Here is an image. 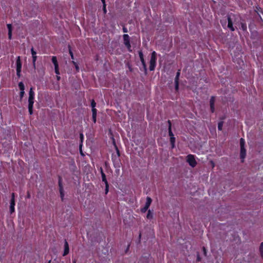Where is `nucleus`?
Listing matches in <instances>:
<instances>
[{
  "label": "nucleus",
  "mask_w": 263,
  "mask_h": 263,
  "mask_svg": "<svg viewBox=\"0 0 263 263\" xmlns=\"http://www.w3.org/2000/svg\"><path fill=\"white\" fill-rule=\"evenodd\" d=\"M34 92L33 88L31 87L29 91V98H28V111L30 115L33 114V108L34 99Z\"/></svg>",
  "instance_id": "nucleus-1"
},
{
  "label": "nucleus",
  "mask_w": 263,
  "mask_h": 263,
  "mask_svg": "<svg viewBox=\"0 0 263 263\" xmlns=\"http://www.w3.org/2000/svg\"><path fill=\"white\" fill-rule=\"evenodd\" d=\"M157 63V53L154 51L152 52L151 55V59L149 61L150 71H154L156 68Z\"/></svg>",
  "instance_id": "nucleus-2"
},
{
  "label": "nucleus",
  "mask_w": 263,
  "mask_h": 263,
  "mask_svg": "<svg viewBox=\"0 0 263 263\" xmlns=\"http://www.w3.org/2000/svg\"><path fill=\"white\" fill-rule=\"evenodd\" d=\"M22 63L21 60V57L18 56L16 60V75L18 78H20L21 76Z\"/></svg>",
  "instance_id": "nucleus-3"
},
{
  "label": "nucleus",
  "mask_w": 263,
  "mask_h": 263,
  "mask_svg": "<svg viewBox=\"0 0 263 263\" xmlns=\"http://www.w3.org/2000/svg\"><path fill=\"white\" fill-rule=\"evenodd\" d=\"M186 162L192 167H195L197 165V161L195 160V156L192 154H189L186 156Z\"/></svg>",
  "instance_id": "nucleus-4"
},
{
  "label": "nucleus",
  "mask_w": 263,
  "mask_h": 263,
  "mask_svg": "<svg viewBox=\"0 0 263 263\" xmlns=\"http://www.w3.org/2000/svg\"><path fill=\"white\" fill-rule=\"evenodd\" d=\"M58 185H59V192H60V197H61L62 201H63L64 197V191L63 186V184H62V178L60 176H58Z\"/></svg>",
  "instance_id": "nucleus-5"
},
{
  "label": "nucleus",
  "mask_w": 263,
  "mask_h": 263,
  "mask_svg": "<svg viewBox=\"0 0 263 263\" xmlns=\"http://www.w3.org/2000/svg\"><path fill=\"white\" fill-rule=\"evenodd\" d=\"M123 41H124V44L125 45V47L127 48L129 52L132 51L131 49V45L130 43V37L129 35L127 34H124L123 35Z\"/></svg>",
  "instance_id": "nucleus-6"
},
{
  "label": "nucleus",
  "mask_w": 263,
  "mask_h": 263,
  "mask_svg": "<svg viewBox=\"0 0 263 263\" xmlns=\"http://www.w3.org/2000/svg\"><path fill=\"white\" fill-rule=\"evenodd\" d=\"M152 202V198L150 197L147 196L146 197V201L145 204L143 208L141 209V212L143 213H145L147 211L149 206L151 205Z\"/></svg>",
  "instance_id": "nucleus-7"
},
{
  "label": "nucleus",
  "mask_w": 263,
  "mask_h": 263,
  "mask_svg": "<svg viewBox=\"0 0 263 263\" xmlns=\"http://www.w3.org/2000/svg\"><path fill=\"white\" fill-rule=\"evenodd\" d=\"M227 20H228V28H229L231 31H235V29L233 26V23L232 19L231 18L229 15H227Z\"/></svg>",
  "instance_id": "nucleus-8"
},
{
  "label": "nucleus",
  "mask_w": 263,
  "mask_h": 263,
  "mask_svg": "<svg viewBox=\"0 0 263 263\" xmlns=\"http://www.w3.org/2000/svg\"><path fill=\"white\" fill-rule=\"evenodd\" d=\"M215 97L212 96L210 100V109L212 112H214L215 111Z\"/></svg>",
  "instance_id": "nucleus-9"
},
{
  "label": "nucleus",
  "mask_w": 263,
  "mask_h": 263,
  "mask_svg": "<svg viewBox=\"0 0 263 263\" xmlns=\"http://www.w3.org/2000/svg\"><path fill=\"white\" fill-rule=\"evenodd\" d=\"M64 247V252L63 254V256H65L67 255L69 252V245L66 240H65Z\"/></svg>",
  "instance_id": "nucleus-10"
},
{
  "label": "nucleus",
  "mask_w": 263,
  "mask_h": 263,
  "mask_svg": "<svg viewBox=\"0 0 263 263\" xmlns=\"http://www.w3.org/2000/svg\"><path fill=\"white\" fill-rule=\"evenodd\" d=\"M246 156V149L245 147L240 148V157L241 159V162H243V160Z\"/></svg>",
  "instance_id": "nucleus-11"
},
{
  "label": "nucleus",
  "mask_w": 263,
  "mask_h": 263,
  "mask_svg": "<svg viewBox=\"0 0 263 263\" xmlns=\"http://www.w3.org/2000/svg\"><path fill=\"white\" fill-rule=\"evenodd\" d=\"M167 123H168V135L170 137H174V135L172 132V123H171V121L170 120H168L167 121Z\"/></svg>",
  "instance_id": "nucleus-12"
},
{
  "label": "nucleus",
  "mask_w": 263,
  "mask_h": 263,
  "mask_svg": "<svg viewBox=\"0 0 263 263\" xmlns=\"http://www.w3.org/2000/svg\"><path fill=\"white\" fill-rule=\"evenodd\" d=\"M138 54H139V58H140V60L141 62V63L142 64V65L146 64V62L144 60V55H143V52H142V50H139L138 51Z\"/></svg>",
  "instance_id": "nucleus-13"
},
{
  "label": "nucleus",
  "mask_w": 263,
  "mask_h": 263,
  "mask_svg": "<svg viewBox=\"0 0 263 263\" xmlns=\"http://www.w3.org/2000/svg\"><path fill=\"white\" fill-rule=\"evenodd\" d=\"M138 54H139V58H140V60L141 62V63L142 64V65L146 64V62L144 60V55H143V52H142V50H139L138 51Z\"/></svg>",
  "instance_id": "nucleus-14"
},
{
  "label": "nucleus",
  "mask_w": 263,
  "mask_h": 263,
  "mask_svg": "<svg viewBox=\"0 0 263 263\" xmlns=\"http://www.w3.org/2000/svg\"><path fill=\"white\" fill-rule=\"evenodd\" d=\"M100 173L101 174L102 181L104 182L105 184H106V183H108V182H107V180L106 178V175H105V173H104L102 167L100 168Z\"/></svg>",
  "instance_id": "nucleus-15"
},
{
  "label": "nucleus",
  "mask_w": 263,
  "mask_h": 263,
  "mask_svg": "<svg viewBox=\"0 0 263 263\" xmlns=\"http://www.w3.org/2000/svg\"><path fill=\"white\" fill-rule=\"evenodd\" d=\"M240 29L244 32H247V26L246 23L243 22H241Z\"/></svg>",
  "instance_id": "nucleus-16"
},
{
  "label": "nucleus",
  "mask_w": 263,
  "mask_h": 263,
  "mask_svg": "<svg viewBox=\"0 0 263 263\" xmlns=\"http://www.w3.org/2000/svg\"><path fill=\"white\" fill-rule=\"evenodd\" d=\"M10 206H15V193H12L11 194V198L10 200Z\"/></svg>",
  "instance_id": "nucleus-17"
},
{
  "label": "nucleus",
  "mask_w": 263,
  "mask_h": 263,
  "mask_svg": "<svg viewBox=\"0 0 263 263\" xmlns=\"http://www.w3.org/2000/svg\"><path fill=\"white\" fill-rule=\"evenodd\" d=\"M51 60H52V62L53 63V65L54 66V67L59 66V64H58V61H57V57L55 56H52Z\"/></svg>",
  "instance_id": "nucleus-18"
},
{
  "label": "nucleus",
  "mask_w": 263,
  "mask_h": 263,
  "mask_svg": "<svg viewBox=\"0 0 263 263\" xmlns=\"http://www.w3.org/2000/svg\"><path fill=\"white\" fill-rule=\"evenodd\" d=\"M170 143L171 144L172 148H174L175 147V137H170Z\"/></svg>",
  "instance_id": "nucleus-19"
},
{
  "label": "nucleus",
  "mask_w": 263,
  "mask_h": 263,
  "mask_svg": "<svg viewBox=\"0 0 263 263\" xmlns=\"http://www.w3.org/2000/svg\"><path fill=\"white\" fill-rule=\"evenodd\" d=\"M103 4V11L104 14H106L107 13V9H106V5L105 3V1H101Z\"/></svg>",
  "instance_id": "nucleus-20"
},
{
  "label": "nucleus",
  "mask_w": 263,
  "mask_h": 263,
  "mask_svg": "<svg viewBox=\"0 0 263 263\" xmlns=\"http://www.w3.org/2000/svg\"><path fill=\"white\" fill-rule=\"evenodd\" d=\"M146 217L148 219H151L153 217V213L151 212V211L150 210H149L148 211V212H147V215H146Z\"/></svg>",
  "instance_id": "nucleus-21"
},
{
  "label": "nucleus",
  "mask_w": 263,
  "mask_h": 263,
  "mask_svg": "<svg viewBox=\"0 0 263 263\" xmlns=\"http://www.w3.org/2000/svg\"><path fill=\"white\" fill-rule=\"evenodd\" d=\"M180 75V70L179 69L176 73V75L175 78V82H179V77Z\"/></svg>",
  "instance_id": "nucleus-22"
},
{
  "label": "nucleus",
  "mask_w": 263,
  "mask_h": 263,
  "mask_svg": "<svg viewBox=\"0 0 263 263\" xmlns=\"http://www.w3.org/2000/svg\"><path fill=\"white\" fill-rule=\"evenodd\" d=\"M18 87L21 91H23L25 90V86L24 83L22 82H20L18 83Z\"/></svg>",
  "instance_id": "nucleus-23"
},
{
  "label": "nucleus",
  "mask_w": 263,
  "mask_h": 263,
  "mask_svg": "<svg viewBox=\"0 0 263 263\" xmlns=\"http://www.w3.org/2000/svg\"><path fill=\"white\" fill-rule=\"evenodd\" d=\"M259 252L260 253V256L261 258L263 259V242H262L260 243V247H259Z\"/></svg>",
  "instance_id": "nucleus-24"
},
{
  "label": "nucleus",
  "mask_w": 263,
  "mask_h": 263,
  "mask_svg": "<svg viewBox=\"0 0 263 263\" xmlns=\"http://www.w3.org/2000/svg\"><path fill=\"white\" fill-rule=\"evenodd\" d=\"M240 148L245 147V140L242 138L240 139Z\"/></svg>",
  "instance_id": "nucleus-25"
},
{
  "label": "nucleus",
  "mask_w": 263,
  "mask_h": 263,
  "mask_svg": "<svg viewBox=\"0 0 263 263\" xmlns=\"http://www.w3.org/2000/svg\"><path fill=\"white\" fill-rule=\"evenodd\" d=\"M113 143H114V146L115 147V148H116V150L117 154L118 156H120V151H119L117 146L116 144V142H115V139L114 138H113Z\"/></svg>",
  "instance_id": "nucleus-26"
},
{
  "label": "nucleus",
  "mask_w": 263,
  "mask_h": 263,
  "mask_svg": "<svg viewBox=\"0 0 263 263\" xmlns=\"http://www.w3.org/2000/svg\"><path fill=\"white\" fill-rule=\"evenodd\" d=\"M68 49H69V53L70 55V57L71 58V59L73 60L74 59V55H73V52L71 50V46L70 45H68Z\"/></svg>",
  "instance_id": "nucleus-27"
},
{
  "label": "nucleus",
  "mask_w": 263,
  "mask_h": 263,
  "mask_svg": "<svg viewBox=\"0 0 263 263\" xmlns=\"http://www.w3.org/2000/svg\"><path fill=\"white\" fill-rule=\"evenodd\" d=\"M72 64H73V65L75 67V68H76V71L77 72H79V70H80V68H79V67L78 66V64L77 62H74V61H72Z\"/></svg>",
  "instance_id": "nucleus-28"
},
{
  "label": "nucleus",
  "mask_w": 263,
  "mask_h": 263,
  "mask_svg": "<svg viewBox=\"0 0 263 263\" xmlns=\"http://www.w3.org/2000/svg\"><path fill=\"white\" fill-rule=\"evenodd\" d=\"M32 65L34 68H35V62L37 60V56H32Z\"/></svg>",
  "instance_id": "nucleus-29"
},
{
  "label": "nucleus",
  "mask_w": 263,
  "mask_h": 263,
  "mask_svg": "<svg viewBox=\"0 0 263 263\" xmlns=\"http://www.w3.org/2000/svg\"><path fill=\"white\" fill-rule=\"evenodd\" d=\"M222 126H223V122L222 121L219 122L218 123V129L219 130H221L222 129Z\"/></svg>",
  "instance_id": "nucleus-30"
},
{
  "label": "nucleus",
  "mask_w": 263,
  "mask_h": 263,
  "mask_svg": "<svg viewBox=\"0 0 263 263\" xmlns=\"http://www.w3.org/2000/svg\"><path fill=\"white\" fill-rule=\"evenodd\" d=\"M220 23L221 24V25L222 26V27L223 28H225V26H226V24H227V20H220Z\"/></svg>",
  "instance_id": "nucleus-31"
},
{
  "label": "nucleus",
  "mask_w": 263,
  "mask_h": 263,
  "mask_svg": "<svg viewBox=\"0 0 263 263\" xmlns=\"http://www.w3.org/2000/svg\"><path fill=\"white\" fill-rule=\"evenodd\" d=\"M109 191V184L108 183H106L105 184V194L106 195L108 193Z\"/></svg>",
  "instance_id": "nucleus-32"
},
{
  "label": "nucleus",
  "mask_w": 263,
  "mask_h": 263,
  "mask_svg": "<svg viewBox=\"0 0 263 263\" xmlns=\"http://www.w3.org/2000/svg\"><path fill=\"white\" fill-rule=\"evenodd\" d=\"M31 54H32V56H35L36 55V51L34 50V48L33 47L31 48Z\"/></svg>",
  "instance_id": "nucleus-33"
},
{
  "label": "nucleus",
  "mask_w": 263,
  "mask_h": 263,
  "mask_svg": "<svg viewBox=\"0 0 263 263\" xmlns=\"http://www.w3.org/2000/svg\"><path fill=\"white\" fill-rule=\"evenodd\" d=\"M92 115H97V110L95 107L92 108Z\"/></svg>",
  "instance_id": "nucleus-34"
},
{
  "label": "nucleus",
  "mask_w": 263,
  "mask_h": 263,
  "mask_svg": "<svg viewBox=\"0 0 263 263\" xmlns=\"http://www.w3.org/2000/svg\"><path fill=\"white\" fill-rule=\"evenodd\" d=\"M96 106V103L95 102L94 100H92L91 101V106L92 108L95 107Z\"/></svg>",
  "instance_id": "nucleus-35"
},
{
  "label": "nucleus",
  "mask_w": 263,
  "mask_h": 263,
  "mask_svg": "<svg viewBox=\"0 0 263 263\" xmlns=\"http://www.w3.org/2000/svg\"><path fill=\"white\" fill-rule=\"evenodd\" d=\"M54 70H55V73L57 75L60 74V71H59V66H58V67H54Z\"/></svg>",
  "instance_id": "nucleus-36"
},
{
  "label": "nucleus",
  "mask_w": 263,
  "mask_h": 263,
  "mask_svg": "<svg viewBox=\"0 0 263 263\" xmlns=\"http://www.w3.org/2000/svg\"><path fill=\"white\" fill-rule=\"evenodd\" d=\"M143 66V70H144V73L145 74H147V66H146V64H145L142 65Z\"/></svg>",
  "instance_id": "nucleus-37"
},
{
  "label": "nucleus",
  "mask_w": 263,
  "mask_h": 263,
  "mask_svg": "<svg viewBox=\"0 0 263 263\" xmlns=\"http://www.w3.org/2000/svg\"><path fill=\"white\" fill-rule=\"evenodd\" d=\"M14 206H10V213H12L14 212V210H15V208H14Z\"/></svg>",
  "instance_id": "nucleus-38"
},
{
  "label": "nucleus",
  "mask_w": 263,
  "mask_h": 263,
  "mask_svg": "<svg viewBox=\"0 0 263 263\" xmlns=\"http://www.w3.org/2000/svg\"><path fill=\"white\" fill-rule=\"evenodd\" d=\"M7 28L8 29V32L10 31H12V25L10 24L7 25Z\"/></svg>",
  "instance_id": "nucleus-39"
},
{
  "label": "nucleus",
  "mask_w": 263,
  "mask_h": 263,
  "mask_svg": "<svg viewBox=\"0 0 263 263\" xmlns=\"http://www.w3.org/2000/svg\"><path fill=\"white\" fill-rule=\"evenodd\" d=\"M92 118L93 123H95L97 121V115H92Z\"/></svg>",
  "instance_id": "nucleus-40"
},
{
  "label": "nucleus",
  "mask_w": 263,
  "mask_h": 263,
  "mask_svg": "<svg viewBox=\"0 0 263 263\" xmlns=\"http://www.w3.org/2000/svg\"><path fill=\"white\" fill-rule=\"evenodd\" d=\"M175 89L177 90L179 88V82H175Z\"/></svg>",
  "instance_id": "nucleus-41"
},
{
  "label": "nucleus",
  "mask_w": 263,
  "mask_h": 263,
  "mask_svg": "<svg viewBox=\"0 0 263 263\" xmlns=\"http://www.w3.org/2000/svg\"><path fill=\"white\" fill-rule=\"evenodd\" d=\"M24 93H25L24 90L20 91V96L21 99L23 98V97H24Z\"/></svg>",
  "instance_id": "nucleus-42"
},
{
  "label": "nucleus",
  "mask_w": 263,
  "mask_h": 263,
  "mask_svg": "<svg viewBox=\"0 0 263 263\" xmlns=\"http://www.w3.org/2000/svg\"><path fill=\"white\" fill-rule=\"evenodd\" d=\"M12 37V31H10L8 32V38L11 40Z\"/></svg>",
  "instance_id": "nucleus-43"
},
{
  "label": "nucleus",
  "mask_w": 263,
  "mask_h": 263,
  "mask_svg": "<svg viewBox=\"0 0 263 263\" xmlns=\"http://www.w3.org/2000/svg\"><path fill=\"white\" fill-rule=\"evenodd\" d=\"M196 261L197 262H199L201 261V257H200V255L199 254H197Z\"/></svg>",
  "instance_id": "nucleus-44"
},
{
  "label": "nucleus",
  "mask_w": 263,
  "mask_h": 263,
  "mask_svg": "<svg viewBox=\"0 0 263 263\" xmlns=\"http://www.w3.org/2000/svg\"><path fill=\"white\" fill-rule=\"evenodd\" d=\"M122 30H123V32H124V33H127L128 32V30H127V28H126L125 26H123Z\"/></svg>",
  "instance_id": "nucleus-45"
},
{
  "label": "nucleus",
  "mask_w": 263,
  "mask_h": 263,
  "mask_svg": "<svg viewBox=\"0 0 263 263\" xmlns=\"http://www.w3.org/2000/svg\"><path fill=\"white\" fill-rule=\"evenodd\" d=\"M202 250H203L204 255L206 256V249L204 247H203L202 248Z\"/></svg>",
  "instance_id": "nucleus-46"
},
{
  "label": "nucleus",
  "mask_w": 263,
  "mask_h": 263,
  "mask_svg": "<svg viewBox=\"0 0 263 263\" xmlns=\"http://www.w3.org/2000/svg\"><path fill=\"white\" fill-rule=\"evenodd\" d=\"M141 238V233H140V234L139 235V241H140Z\"/></svg>",
  "instance_id": "nucleus-47"
},
{
  "label": "nucleus",
  "mask_w": 263,
  "mask_h": 263,
  "mask_svg": "<svg viewBox=\"0 0 263 263\" xmlns=\"http://www.w3.org/2000/svg\"><path fill=\"white\" fill-rule=\"evenodd\" d=\"M27 197L28 198H29L30 197V194L29 193H28Z\"/></svg>",
  "instance_id": "nucleus-48"
},
{
  "label": "nucleus",
  "mask_w": 263,
  "mask_h": 263,
  "mask_svg": "<svg viewBox=\"0 0 263 263\" xmlns=\"http://www.w3.org/2000/svg\"><path fill=\"white\" fill-rule=\"evenodd\" d=\"M57 80H60V76H57Z\"/></svg>",
  "instance_id": "nucleus-49"
},
{
  "label": "nucleus",
  "mask_w": 263,
  "mask_h": 263,
  "mask_svg": "<svg viewBox=\"0 0 263 263\" xmlns=\"http://www.w3.org/2000/svg\"><path fill=\"white\" fill-rule=\"evenodd\" d=\"M80 137H81V139H83V134H80Z\"/></svg>",
  "instance_id": "nucleus-50"
},
{
  "label": "nucleus",
  "mask_w": 263,
  "mask_h": 263,
  "mask_svg": "<svg viewBox=\"0 0 263 263\" xmlns=\"http://www.w3.org/2000/svg\"><path fill=\"white\" fill-rule=\"evenodd\" d=\"M48 263H51V260H49Z\"/></svg>",
  "instance_id": "nucleus-51"
},
{
  "label": "nucleus",
  "mask_w": 263,
  "mask_h": 263,
  "mask_svg": "<svg viewBox=\"0 0 263 263\" xmlns=\"http://www.w3.org/2000/svg\"><path fill=\"white\" fill-rule=\"evenodd\" d=\"M74 263H76L75 262Z\"/></svg>",
  "instance_id": "nucleus-52"
}]
</instances>
